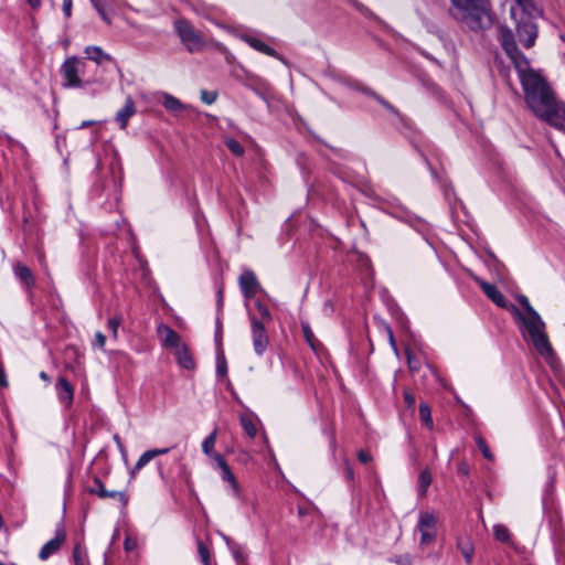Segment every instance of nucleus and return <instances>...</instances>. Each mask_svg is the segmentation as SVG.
Returning a JSON list of instances; mask_svg holds the SVG:
<instances>
[{"label": "nucleus", "mask_w": 565, "mask_h": 565, "mask_svg": "<svg viewBox=\"0 0 565 565\" xmlns=\"http://www.w3.org/2000/svg\"><path fill=\"white\" fill-rule=\"evenodd\" d=\"M216 372L221 375H225L227 372V364L224 358L217 360Z\"/></svg>", "instance_id": "a19ab883"}, {"label": "nucleus", "mask_w": 565, "mask_h": 565, "mask_svg": "<svg viewBox=\"0 0 565 565\" xmlns=\"http://www.w3.org/2000/svg\"><path fill=\"white\" fill-rule=\"evenodd\" d=\"M9 385L6 373L3 369L0 367V386L7 387Z\"/></svg>", "instance_id": "09e8293b"}, {"label": "nucleus", "mask_w": 565, "mask_h": 565, "mask_svg": "<svg viewBox=\"0 0 565 565\" xmlns=\"http://www.w3.org/2000/svg\"><path fill=\"white\" fill-rule=\"evenodd\" d=\"M86 63L76 57H67L61 65L60 73L62 76V85L64 88H82L88 85L90 82L83 81L82 75L84 74Z\"/></svg>", "instance_id": "20e7f679"}, {"label": "nucleus", "mask_w": 565, "mask_h": 565, "mask_svg": "<svg viewBox=\"0 0 565 565\" xmlns=\"http://www.w3.org/2000/svg\"><path fill=\"white\" fill-rule=\"evenodd\" d=\"M358 458L363 463H366V462H369L371 460V456L367 452L363 451V450H360L358 452Z\"/></svg>", "instance_id": "49530a36"}, {"label": "nucleus", "mask_w": 565, "mask_h": 565, "mask_svg": "<svg viewBox=\"0 0 565 565\" xmlns=\"http://www.w3.org/2000/svg\"><path fill=\"white\" fill-rule=\"evenodd\" d=\"M174 29L190 53L199 52L204 47V40L186 20L178 19L174 22Z\"/></svg>", "instance_id": "39448f33"}, {"label": "nucleus", "mask_w": 565, "mask_h": 565, "mask_svg": "<svg viewBox=\"0 0 565 565\" xmlns=\"http://www.w3.org/2000/svg\"><path fill=\"white\" fill-rule=\"evenodd\" d=\"M415 532H418L420 535L419 547L426 548L436 540L437 518L428 511L420 512Z\"/></svg>", "instance_id": "423d86ee"}, {"label": "nucleus", "mask_w": 565, "mask_h": 565, "mask_svg": "<svg viewBox=\"0 0 565 565\" xmlns=\"http://www.w3.org/2000/svg\"><path fill=\"white\" fill-rule=\"evenodd\" d=\"M500 42L513 63L530 109L550 125L565 130V104H558L546 81L530 67L527 58L518 50L514 34L508 26L500 28Z\"/></svg>", "instance_id": "f257e3e1"}, {"label": "nucleus", "mask_w": 565, "mask_h": 565, "mask_svg": "<svg viewBox=\"0 0 565 565\" xmlns=\"http://www.w3.org/2000/svg\"><path fill=\"white\" fill-rule=\"evenodd\" d=\"M198 552H199L201 562L204 565H210V551H209L207 546L202 541L198 542Z\"/></svg>", "instance_id": "72a5a7b5"}, {"label": "nucleus", "mask_w": 565, "mask_h": 565, "mask_svg": "<svg viewBox=\"0 0 565 565\" xmlns=\"http://www.w3.org/2000/svg\"><path fill=\"white\" fill-rule=\"evenodd\" d=\"M475 440L483 457L488 460H493V454L490 451L486 440L481 436H476Z\"/></svg>", "instance_id": "2f4dec72"}, {"label": "nucleus", "mask_w": 565, "mask_h": 565, "mask_svg": "<svg viewBox=\"0 0 565 565\" xmlns=\"http://www.w3.org/2000/svg\"><path fill=\"white\" fill-rule=\"evenodd\" d=\"M136 114V106L132 98L129 96L125 100V105L116 114V121L121 129L128 125V120Z\"/></svg>", "instance_id": "4468645a"}, {"label": "nucleus", "mask_w": 565, "mask_h": 565, "mask_svg": "<svg viewBox=\"0 0 565 565\" xmlns=\"http://www.w3.org/2000/svg\"><path fill=\"white\" fill-rule=\"evenodd\" d=\"M250 81H253V83H258L260 82L259 78H256L255 76H249Z\"/></svg>", "instance_id": "4d7b16f0"}, {"label": "nucleus", "mask_w": 565, "mask_h": 565, "mask_svg": "<svg viewBox=\"0 0 565 565\" xmlns=\"http://www.w3.org/2000/svg\"><path fill=\"white\" fill-rule=\"evenodd\" d=\"M493 535L498 541L503 543H508L511 536L508 527L503 524H495L493 526Z\"/></svg>", "instance_id": "cd10ccee"}, {"label": "nucleus", "mask_w": 565, "mask_h": 565, "mask_svg": "<svg viewBox=\"0 0 565 565\" xmlns=\"http://www.w3.org/2000/svg\"><path fill=\"white\" fill-rule=\"evenodd\" d=\"M457 547L461 552L466 563L470 564L472 562V556H473V552H475V548H473L470 540L467 537L459 539L457 542Z\"/></svg>", "instance_id": "4be33fe9"}, {"label": "nucleus", "mask_w": 565, "mask_h": 565, "mask_svg": "<svg viewBox=\"0 0 565 565\" xmlns=\"http://www.w3.org/2000/svg\"><path fill=\"white\" fill-rule=\"evenodd\" d=\"M136 547V541H134L130 537H127L125 540V550L126 551H132Z\"/></svg>", "instance_id": "de8ad7c7"}, {"label": "nucleus", "mask_w": 565, "mask_h": 565, "mask_svg": "<svg viewBox=\"0 0 565 565\" xmlns=\"http://www.w3.org/2000/svg\"><path fill=\"white\" fill-rule=\"evenodd\" d=\"M64 541H65L64 533H57L54 539L50 540L42 546V548L39 553L40 559L46 561L51 555H53L61 548Z\"/></svg>", "instance_id": "dca6fc26"}, {"label": "nucleus", "mask_w": 565, "mask_h": 565, "mask_svg": "<svg viewBox=\"0 0 565 565\" xmlns=\"http://www.w3.org/2000/svg\"><path fill=\"white\" fill-rule=\"evenodd\" d=\"M535 10L524 13L516 24V35L519 42L525 47H532L537 38V25L534 23L532 15Z\"/></svg>", "instance_id": "0eeeda50"}, {"label": "nucleus", "mask_w": 565, "mask_h": 565, "mask_svg": "<svg viewBox=\"0 0 565 565\" xmlns=\"http://www.w3.org/2000/svg\"><path fill=\"white\" fill-rule=\"evenodd\" d=\"M26 2L32 7V8H39L40 4H41V0H26Z\"/></svg>", "instance_id": "603ef678"}, {"label": "nucleus", "mask_w": 565, "mask_h": 565, "mask_svg": "<svg viewBox=\"0 0 565 565\" xmlns=\"http://www.w3.org/2000/svg\"><path fill=\"white\" fill-rule=\"evenodd\" d=\"M162 104L164 108L171 113H178L185 109V106L178 98L169 94H164Z\"/></svg>", "instance_id": "b1692460"}, {"label": "nucleus", "mask_w": 565, "mask_h": 565, "mask_svg": "<svg viewBox=\"0 0 565 565\" xmlns=\"http://www.w3.org/2000/svg\"><path fill=\"white\" fill-rule=\"evenodd\" d=\"M217 439V429H214L202 443V451L204 455L210 457L213 461H216V456H222L214 450Z\"/></svg>", "instance_id": "aec40b11"}, {"label": "nucleus", "mask_w": 565, "mask_h": 565, "mask_svg": "<svg viewBox=\"0 0 565 565\" xmlns=\"http://www.w3.org/2000/svg\"><path fill=\"white\" fill-rule=\"evenodd\" d=\"M404 399L408 407H411V408L414 407L416 399H415V395L413 393L406 391L404 393Z\"/></svg>", "instance_id": "37998d69"}, {"label": "nucleus", "mask_w": 565, "mask_h": 565, "mask_svg": "<svg viewBox=\"0 0 565 565\" xmlns=\"http://www.w3.org/2000/svg\"><path fill=\"white\" fill-rule=\"evenodd\" d=\"M225 145L228 148V150L237 157H242L245 152L244 147L233 138H227L225 140Z\"/></svg>", "instance_id": "7c9ffc66"}, {"label": "nucleus", "mask_w": 565, "mask_h": 565, "mask_svg": "<svg viewBox=\"0 0 565 565\" xmlns=\"http://www.w3.org/2000/svg\"><path fill=\"white\" fill-rule=\"evenodd\" d=\"M39 376H40L41 380L45 381L46 383H50V376L47 375L46 372L41 371Z\"/></svg>", "instance_id": "864d4df0"}, {"label": "nucleus", "mask_w": 565, "mask_h": 565, "mask_svg": "<svg viewBox=\"0 0 565 565\" xmlns=\"http://www.w3.org/2000/svg\"><path fill=\"white\" fill-rule=\"evenodd\" d=\"M114 440H115V443L117 444V446H118L119 450L124 454L126 449H125V446H124V445H122V443H121L120 437H119L118 435H115V436H114Z\"/></svg>", "instance_id": "8fccbe9b"}, {"label": "nucleus", "mask_w": 565, "mask_h": 565, "mask_svg": "<svg viewBox=\"0 0 565 565\" xmlns=\"http://www.w3.org/2000/svg\"><path fill=\"white\" fill-rule=\"evenodd\" d=\"M90 2L103 21H105L107 24H110L111 20L107 13V8L111 4V0H90Z\"/></svg>", "instance_id": "5701e85b"}, {"label": "nucleus", "mask_w": 565, "mask_h": 565, "mask_svg": "<svg viewBox=\"0 0 565 565\" xmlns=\"http://www.w3.org/2000/svg\"><path fill=\"white\" fill-rule=\"evenodd\" d=\"M407 364L411 371L415 372L419 369L420 363L416 359L413 358L409 350H406Z\"/></svg>", "instance_id": "58836bf2"}, {"label": "nucleus", "mask_w": 565, "mask_h": 565, "mask_svg": "<svg viewBox=\"0 0 565 565\" xmlns=\"http://www.w3.org/2000/svg\"><path fill=\"white\" fill-rule=\"evenodd\" d=\"M73 562L74 565H86V554L85 551L76 545L73 551Z\"/></svg>", "instance_id": "473e14b6"}, {"label": "nucleus", "mask_w": 565, "mask_h": 565, "mask_svg": "<svg viewBox=\"0 0 565 565\" xmlns=\"http://www.w3.org/2000/svg\"><path fill=\"white\" fill-rule=\"evenodd\" d=\"M348 476L349 478H352L353 477V471L351 468H348Z\"/></svg>", "instance_id": "bf43d9fd"}, {"label": "nucleus", "mask_w": 565, "mask_h": 565, "mask_svg": "<svg viewBox=\"0 0 565 565\" xmlns=\"http://www.w3.org/2000/svg\"><path fill=\"white\" fill-rule=\"evenodd\" d=\"M241 425L247 436H249L250 438H254L256 436L257 428L250 415H242Z\"/></svg>", "instance_id": "393cba45"}, {"label": "nucleus", "mask_w": 565, "mask_h": 565, "mask_svg": "<svg viewBox=\"0 0 565 565\" xmlns=\"http://www.w3.org/2000/svg\"><path fill=\"white\" fill-rule=\"evenodd\" d=\"M105 343H106L105 334L103 332H100V331H97L95 333V345H97L100 349H104Z\"/></svg>", "instance_id": "ea45409f"}, {"label": "nucleus", "mask_w": 565, "mask_h": 565, "mask_svg": "<svg viewBox=\"0 0 565 565\" xmlns=\"http://www.w3.org/2000/svg\"><path fill=\"white\" fill-rule=\"evenodd\" d=\"M151 456L156 458L157 456L166 455L169 452V448H156L149 450Z\"/></svg>", "instance_id": "c03bdc74"}, {"label": "nucleus", "mask_w": 565, "mask_h": 565, "mask_svg": "<svg viewBox=\"0 0 565 565\" xmlns=\"http://www.w3.org/2000/svg\"><path fill=\"white\" fill-rule=\"evenodd\" d=\"M14 276L20 280V282L26 288L31 289L35 286L34 276L29 267L21 263H17L13 266Z\"/></svg>", "instance_id": "2eb2a0df"}, {"label": "nucleus", "mask_w": 565, "mask_h": 565, "mask_svg": "<svg viewBox=\"0 0 565 565\" xmlns=\"http://www.w3.org/2000/svg\"><path fill=\"white\" fill-rule=\"evenodd\" d=\"M56 392L62 403H65L66 405H70L72 403L74 396V388L65 377H61L57 381Z\"/></svg>", "instance_id": "f3484780"}, {"label": "nucleus", "mask_w": 565, "mask_h": 565, "mask_svg": "<svg viewBox=\"0 0 565 565\" xmlns=\"http://www.w3.org/2000/svg\"><path fill=\"white\" fill-rule=\"evenodd\" d=\"M158 331L164 334L163 344L166 347L177 350L178 347L182 345L179 334L171 328L162 324L159 327Z\"/></svg>", "instance_id": "a211bd4d"}, {"label": "nucleus", "mask_w": 565, "mask_h": 565, "mask_svg": "<svg viewBox=\"0 0 565 565\" xmlns=\"http://www.w3.org/2000/svg\"><path fill=\"white\" fill-rule=\"evenodd\" d=\"M458 471L461 475H468V472H469L468 466L465 462L460 463L458 467Z\"/></svg>", "instance_id": "3c124183"}, {"label": "nucleus", "mask_w": 565, "mask_h": 565, "mask_svg": "<svg viewBox=\"0 0 565 565\" xmlns=\"http://www.w3.org/2000/svg\"><path fill=\"white\" fill-rule=\"evenodd\" d=\"M120 324H121L120 317H114L108 320L107 327L111 331L114 339H117V337H118V328Z\"/></svg>", "instance_id": "c9c22d12"}, {"label": "nucleus", "mask_w": 565, "mask_h": 565, "mask_svg": "<svg viewBox=\"0 0 565 565\" xmlns=\"http://www.w3.org/2000/svg\"><path fill=\"white\" fill-rule=\"evenodd\" d=\"M256 308L262 317V322L265 323V322H270L271 321V315L269 312V309L264 305L260 301H256Z\"/></svg>", "instance_id": "f704fd0d"}, {"label": "nucleus", "mask_w": 565, "mask_h": 565, "mask_svg": "<svg viewBox=\"0 0 565 565\" xmlns=\"http://www.w3.org/2000/svg\"><path fill=\"white\" fill-rule=\"evenodd\" d=\"M515 2L523 13H530L531 10H535L533 0H515Z\"/></svg>", "instance_id": "4c0bfd02"}, {"label": "nucleus", "mask_w": 565, "mask_h": 565, "mask_svg": "<svg viewBox=\"0 0 565 565\" xmlns=\"http://www.w3.org/2000/svg\"><path fill=\"white\" fill-rule=\"evenodd\" d=\"M174 355L177 358V361L179 365L186 370H193L194 369V361L192 359V355L190 354L188 348L182 344L181 347H178L177 350H174Z\"/></svg>", "instance_id": "6ab92c4d"}, {"label": "nucleus", "mask_w": 565, "mask_h": 565, "mask_svg": "<svg viewBox=\"0 0 565 565\" xmlns=\"http://www.w3.org/2000/svg\"><path fill=\"white\" fill-rule=\"evenodd\" d=\"M431 483V475L428 469L420 472L418 477V494L420 497L426 495L427 489Z\"/></svg>", "instance_id": "a878e982"}, {"label": "nucleus", "mask_w": 565, "mask_h": 565, "mask_svg": "<svg viewBox=\"0 0 565 565\" xmlns=\"http://www.w3.org/2000/svg\"><path fill=\"white\" fill-rule=\"evenodd\" d=\"M301 329H302V333H303V337H305L306 341L312 348V350L316 351L318 349L319 342L316 339V337L313 334V331L311 330L309 323L302 322L301 323Z\"/></svg>", "instance_id": "bb28decb"}, {"label": "nucleus", "mask_w": 565, "mask_h": 565, "mask_svg": "<svg viewBox=\"0 0 565 565\" xmlns=\"http://www.w3.org/2000/svg\"><path fill=\"white\" fill-rule=\"evenodd\" d=\"M241 39L245 43H247L250 47H253L254 50H256V51H258V52H260L263 54H266L268 56L280 58V56L277 53V51L274 50L273 47H270L269 45H267L262 40H259V39H257L255 36L248 35V34H242Z\"/></svg>", "instance_id": "ddd939ff"}, {"label": "nucleus", "mask_w": 565, "mask_h": 565, "mask_svg": "<svg viewBox=\"0 0 565 565\" xmlns=\"http://www.w3.org/2000/svg\"><path fill=\"white\" fill-rule=\"evenodd\" d=\"M519 301L524 308V313H522L514 305H510L509 310L522 321L524 329L537 353L542 355L551 366L554 367L556 356L545 332L544 321L530 305L529 299L525 296H520Z\"/></svg>", "instance_id": "f03ea898"}, {"label": "nucleus", "mask_w": 565, "mask_h": 565, "mask_svg": "<svg viewBox=\"0 0 565 565\" xmlns=\"http://www.w3.org/2000/svg\"><path fill=\"white\" fill-rule=\"evenodd\" d=\"M0 565H6V564L0 562Z\"/></svg>", "instance_id": "052dcab7"}, {"label": "nucleus", "mask_w": 565, "mask_h": 565, "mask_svg": "<svg viewBox=\"0 0 565 565\" xmlns=\"http://www.w3.org/2000/svg\"><path fill=\"white\" fill-rule=\"evenodd\" d=\"M72 7H73L72 0H63V12L66 18H70L72 15Z\"/></svg>", "instance_id": "79ce46f5"}, {"label": "nucleus", "mask_w": 565, "mask_h": 565, "mask_svg": "<svg viewBox=\"0 0 565 565\" xmlns=\"http://www.w3.org/2000/svg\"><path fill=\"white\" fill-rule=\"evenodd\" d=\"M217 296H218V305H221L222 303V290H218Z\"/></svg>", "instance_id": "13d9d810"}, {"label": "nucleus", "mask_w": 565, "mask_h": 565, "mask_svg": "<svg viewBox=\"0 0 565 565\" xmlns=\"http://www.w3.org/2000/svg\"><path fill=\"white\" fill-rule=\"evenodd\" d=\"M452 15L475 32L484 31L492 25L489 0H451Z\"/></svg>", "instance_id": "7ed1b4c3"}, {"label": "nucleus", "mask_w": 565, "mask_h": 565, "mask_svg": "<svg viewBox=\"0 0 565 565\" xmlns=\"http://www.w3.org/2000/svg\"><path fill=\"white\" fill-rule=\"evenodd\" d=\"M371 95L379 102L381 103L385 108L394 111V108L392 105H390L386 100H384L382 97H380L379 95L374 94V93H371Z\"/></svg>", "instance_id": "a18cd8bd"}, {"label": "nucleus", "mask_w": 565, "mask_h": 565, "mask_svg": "<svg viewBox=\"0 0 565 565\" xmlns=\"http://www.w3.org/2000/svg\"><path fill=\"white\" fill-rule=\"evenodd\" d=\"M215 468L220 469L223 481L228 482L234 495H239V484L223 456H216Z\"/></svg>", "instance_id": "9d476101"}, {"label": "nucleus", "mask_w": 565, "mask_h": 565, "mask_svg": "<svg viewBox=\"0 0 565 565\" xmlns=\"http://www.w3.org/2000/svg\"><path fill=\"white\" fill-rule=\"evenodd\" d=\"M480 287L493 303H495L500 308L509 309L510 303L508 302L503 294L494 285L486 281H480Z\"/></svg>", "instance_id": "f8f14e48"}, {"label": "nucleus", "mask_w": 565, "mask_h": 565, "mask_svg": "<svg viewBox=\"0 0 565 565\" xmlns=\"http://www.w3.org/2000/svg\"><path fill=\"white\" fill-rule=\"evenodd\" d=\"M93 124H94V121H92V120H84V121L79 125L78 129H84V128H86V127H89V126H90V125H93Z\"/></svg>", "instance_id": "5fc2aeb1"}, {"label": "nucleus", "mask_w": 565, "mask_h": 565, "mask_svg": "<svg viewBox=\"0 0 565 565\" xmlns=\"http://www.w3.org/2000/svg\"><path fill=\"white\" fill-rule=\"evenodd\" d=\"M217 98V93L214 92V90H205V89H202L201 90V100L206 104V105H211L213 104Z\"/></svg>", "instance_id": "e433bc0d"}, {"label": "nucleus", "mask_w": 565, "mask_h": 565, "mask_svg": "<svg viewBox=\"0 0 565 565\" xmlns=\"http://www.w3.org/2000/svg\"><path fill=\"white\" fill-rule=\"evenodd\" d=\"M419 417L424 425H426L428 428L433 427L430 408L427 404L419 405Z\"/></svg>", "instance_id": "c756f323"}, {"label": "nucleus", "mask_w": 565, "mask_h": 565, "mask_svg": "<svg viewBox=\"0 0 565 565\" xmlns=\"http://www.w3.org/2000/svg\"><path fill=\"white\" fill-rule=\"evenodd\" d=\"M239 287L245 298H253L259 288L256 275L252 270L244 271L239 277Z\"/></svg>", "instance_id": "9b49d317"}, {"label": "nucleus", "mask_w": 565, "mask_h": 565, "mask_svg": "<svg viewBox=\"0 0 565 565\" xmlns=\"http://www.w3.org/2000/svg\"><path fill=\"white\" fill-rule=\"evenodd\" d=\"M88 492L98 495L100 499H118L124 505L127 504L128 498L121 491H109L98 478H95L93 486L88 488Z\"/></svg>", "instance_id": "1a4fd4ad"}, {"label": "nucleus", "mask_w": 565, "mask_h": 565, "mask_svg": "<svg viewBox=\"0 0 565 565\" xmlns=\"http://www.w3.org/2000/svg\"><path fill=\"white\" fill-rule=\"evenodd\" d=\"M85 54H86L87 58H89L90 61H93L97 64H103L104 62L111 61V56L109 54L105 53L102 50V47H99V46H95V45L87 46L85 49Z\"/></svg>", "instance_id": "412c9836"}, {"label": "nucleus", "mask_w": 565, "mask_h": 565, "mask_svg": "<svg viewBox=\"0 0 565 565\" xmlns=\"http://www.w3.org/2000/svg\"><path fill=\"white\" fill-rule=\"evenodd\" d=\"M153 457L151 456L150 451H145L139 459L137 460L136 465L131 469V476L135 477L138 471H140L146 465H148Z\"/></svg>", "instance_id": "c85d7f7f"}, {"label": "nucleus", "mask_w": 565, "mask_h": 565, "mask_svg": "<svg viewBox=\"0 0 565 565\" xmlns=\"http://www.w3.org/2000/svg\"><path fill=\"white\" fill-rule=\"evenodd\" d=\"M388 337H390L391 343H394V337H393V333H392V331L390 329H388Z\"/></svg>", "instance_id": "6e6d98bb"}, {"label": "nucleus", "mask_w": 565, "mask_h": 565, "mask_svg": "<svg viewBox=\"0 0 565 565\" xmlns=\"http://www.w3.org/2000/svg\"><path fill=\"white\" fill-rule=\"evenodd\" d=\"M250 326L254 351L257 355H262L266 351L269 342L265 324L255 316H252Z\"/></svg>", "instance_id": "6e6552de"}]
</instances>
